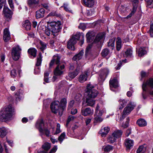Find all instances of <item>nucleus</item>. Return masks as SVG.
<instances>
[{"label": "nucleus", "mask_w": 153, "mask_h": 153, "mask_svg": "<svg viewBox=\"0 0 153 153\" xmlns=\"http://www.w3.org/2000/svg\"><path fill=\"white\" fill-rule=\"evenodd\" d=\"M3 12L4 16L7 18H10L11 17L12 15V12L6 6H4L3 10Z\"/></svg>", "instance_id": "14"}, {"label": "nucleus", "mask_w": 153, "mask_h": 153, "mask_svg": "<svg viewBox=\"0 0 153 153\" xmlns=\"http://www.w3.org/2000/svg\"><path fill=\"white\" fill-rule=\"evenodd\" d=\"M119 102L121 105V106L119 108V109L121 110L125 105L127 102L124 100L120 99L119 101Z\"/></svg>", "instance_id": "39"}, {"label": "nucleus", "mask_w": 153, "mask_h": 153, "mask_svg": "<svg viewBox=\"0 0 153 153\" xmlns=\"http://www.w3.org/2000/svg\"><path fill=\"white\" fill-rule=\"evenodd\" d=\"M56 150V146H54L53 147L49 153H54Z\"/></svg>", "instance_id": "63"}, {"label": "nucleus", "mask_w": 153, "mask_h": 153, "mask_svg": "<svg viewBox=\"0 0 153 153\" xmlns=\"http://www.w3.org/2000/svg\"><path fill=\"white\" fill-rule=\"evenodd\" d=\"M109 73V71L107 69L101 70L100 72L99 80L103 82L107 77Z\"/></svg>", "instance_id": "8"}, {"label": "nucleus", "mask_w": 153, "mask_h": 153, "mask_svg": "<svg viewBox=\"0 0 153 153\" xmlns=\"http://www.w3.org/2000/svg\"><path fill=\"white\" fill-rule=\"evenodd\" d=\"M23 27L27 30H29L31 28V25L28 20L25 21L23 24Z\"/></svg>", "instance_id": "26"}, {"label": "nucleus", "mask_w": 153, "mask_h": 153, "mask_svg": "<svg viewBox=\"0 0 153 153\" xmlns=\"http://www.w3.org/2000/svg\"><path fill=\"white\" fill-rule=\"evenodd\" d=\"M123 133V131L120 130H117L114 131L112 133V134L114 137L117 138L121 137Z\"/></svg>", "instance_id": "31"}, {"label": "nucleus", "mask_w": 153, "mask_h": 153, "mask_svg": "<svg viewBox=\"0 0 153 153\" xmlns=\"http://www.w3.org/2000/svg\"><path fill=\"white\" fill-rule=\"evenodd\" d=\"M48 27L52 31V33H56L60 31L62 26L60 22H53L48 24Z\"/></svg>", "instance_id": "5"}, {"label": "nucleus", "mask_w": 153, "mask_h": 153, "mask_svg": "<svg viewBox=\"0 0 153 153\" xmlns=\"http://www.w3.org/2000/svg\"><path fill=\"white\" fill-rule=\"evenodd\" d=\"M93 98L87 97L86 100V103L87 106H92L95 104V101L93 100Z\"/></svg>", "instance_id": "21"}, {"label": "nucleus", "mask_w": 153, "mask_h": 153, "mask_svg": "<svg viewBox=\"0 0 153 153\" xmlns=\"http://www.w3.org/2000/svg\"><path fill=\"white\" fill-rule=\"evenodd\" d=\"M10 75L13 78L15 77L17 75L16 71L15 69H13L10 72Z\"/></svg>", "instance_id": "54"}, {"label": "nucleus", "mask_w": 153, "mask_h": 153, "mask_svg": "<svg viewBox=\"0 0 153 153\" xmlns=\"http://www.w3.org/2000/svg\"><path fill=\"white\" fill-rule=\"evenodd\" d=\"M74 118V116H70L68 117L67 122V125H68L69 123L72 120H73Z\"/></svg>", "instance_id": "62"}, {"label": "nucleus", "mask_w": 153, "mask_h": 153, "mask_svg": "<svg viewBox=\"0 0 153 153\" xmlns=\"http://www.w3.org/2000/svg\"><path fill=\"white\" fill-rule=\"evenodd\" d=\"M113 147L111 145H107L104 148V151L105 152H108L112 150Z\"/></svg>", "instance_id": "47"}, {"label": "nucleus", "mask_w": 153, "mask_h": 153, "mask_svg": "<svg viewBox=\"0 0 153 153\" xmlns=\"http://www.w3.org/2000/svg\"><path fill=\"white\" fill-rule=\"evenodd\" d=\"M74 103V101L72 100L68 104V109H71L73 106Z\"/></svg>", "instance_id": "56"}, {"label": "nucleus", "mask_w": 153, "mask_h": 153, "mask_svg": "<svg viewBox=\"0 0 153 153\" xmlns=\"http://www.w3.org/2000/svg\"><path fill=\"white\" fill-rule=\"evenodd\" d=\"M21 48L19 45L13 47L11 50V56L13 59L15 61L18 60L20 57Z\"/></svg>", "instance_id": "6"}, {"label": "nucleus", "mask_w": 153, "mask_h": 153, "mask_svg": "<svg viewBox=\"0 0 153 153\" xmlns=\"http://www.w3.org/2000/svg\"><path fill=\"white\" fill-rule=\"evenodd\" d=\"M146 7L149 8L153 7V0H147L146 1Z\"/></svg>", "instance_id": "42"}, {"label": "nucleus", "mask_w": 153, "mask_h": 153, "mask_svg": "<svg viewBox=\"0 0 153 153\" xmlns=\"http://www.w3.org/2000/svg\"><path fill=\"white\" fill-rule=\"evenodd\" d=\"M94 119L95 121L97 122H100L103 120V119L98 115L97 116L95 117Z\"/></svg>", "instance_id": "57"}, {"label": "nucleus", "mask_w": 153, "mask_h": 153, "mask_svg": "<svg viewBox=\"0 0 153 153\" xmlns=\"http://www.w3.org/2000/svg\"><path fill=\"white\" fill-rule=\"evenodd\" d=\"M80 37L82 39L79 44L80 46H82L84 42V36L82 33L77 32L75 35H73L68 41L67 45L68 48L70 50L74 51L75 49L74 45Z\"/></svg>", "instance_id": "1"}, {"label": "nucleus", "mask_w": 153, "mask_h": 153, "mask_svg": "<svg viewBox=\"0 0 153 153\" xmlns=\"http://www.w3.org/2000/svg\"><path fill=\"white\" fill-rule=\"evenodd\" d=\"M87 90L86 92L87 97L94 98L98 94V92L93 85L89 84L87 86Z\"/></svg>", "instance_id": "3"}, {"label": "nucleus", "mask_w": 153, "mask_h": 153, "mask_svg": "<svg viewBox=\"0 0 153 153\" xmlns=\"http://www.w3.org/2000/svg\"><path fill=\"white\" fill-rule=\"evenodd\" d=\"M67 102V100L65 98L62 99L61 100L60 104L61 108L63 109V111L66 107Z\"/></svg>", "instance_id": "34"}, {"label": "nucleus", "mask_w": 153, "mask_h": 153, "mask_svg": "<svg viewBox=\"0 0 153 153\" xmlns=\"http://www.w3.org/2000/svg\"><path fill=\"white\" fill-rule=\"evenodd\" d=\"M78 74L75 71L73 72H70L69 73V76L71 78L73 79Z\"/></svg>", "instance_id": "50"}, {"label": "nucleus", "mask_w": 153, "mask_h": 153, "mask_svg": "<svg viewBox=\"0 0 153 153\" xmlns=\"http://www.w3.org/2000/svg\"><path fill=\"white\" fill-rule=\"evenodd\" d=\"M42 61V56L41 53H39L38 57L37 59V62L36 64V66H40L41 64Z\"/></svg>", "instance_id": "36"}, {"label": "nucleus", "mask_w": 153, "mask_h": 153, "mask_svg": "<svg viewBox=\"0 0 153 153\" xmlns=\"http://www.w3.org/2000/svg\"><path fill=\"white\" fill-rule=\"evenodd\" d=\"M92 46V44H89L87 47L85 51V55L87 56L90 54Z\"/></svg>", "instance_id": "38"}, {"label": "nucleus", "mask_w": 153, "mask_h": 153, "mask_svg": "<svg viewBox=\"0 0 153 153\" xmlns=\"http://www.w3.org/2000/svg\"><path fill=\"white\" fill-rule=\"evenodd\" d=\"M138 53L140 56H142L146 53V51L144 49L140 48L139 49Z\"/></svg>", "instance_id": "43"}, {"label": "nucleus", "mask_w": 153, "mask_h": 153, "mask_svg": "<svg viewBox=\"0 0 153 153\" xmlns=\"http://www.w3.org/2000/svg\"><path fill=\"white\" fill-rule=\"evenodd\" d=\"M65 132L62 133L58 137L59 141H60L61 143L65 139Z\"/></svg>", "instance_id": "49"}, {"label": "nucleus", "mask_w": 153, "mask_h": 153, "mask_svg": "<svg viewBox=\"0 0 153 153\" xmlns=\"http://www.w3.org/2000/svg\"><path fill=\"white\" fill-rule=\"evenodd\" d=\"M150 35L151 37H153V24H151L150 25V28L149 31Z\"/></svg>", "instance_id": "55"}, {"label": "nucleus", "mask_w": 153, "mask_h": 153, "mask_svg": "<svg viewBox=\"0 0 153 153\" xmlns=\"http://www.w3.org/2000/svg\"><path fill=\"white\" fill-rule=\"evenodd\" d=\"M105 38V34L103 33H100L98 34L96 36L94 42H97Z\"/></svg>", "instance_id": "20"}, {"label": "nucleus", "mask_w": 153, "mask_h": 153, "mask_svg": "<svg viewBox=\"0 0 153 153\" xmlns=\"http://www.w3.org/2000/svg\"><path fill=\"white\" fill-rule=\"evenodd\" d=\"M116 139V137H114L112 134L111 136L109 137L108 139V141L110 143H112L115 141Z\"/></svg>", "instance_id": "41"}, {"label": "nucleus", "mask_w": 153, "mask_h": 153, "mask_svg": "<svg viewBox=\"0 0 153 153\" xmlns=\"http://www.w3.org/2000/svg\"><path fill=\"white\" fill-rule=\"evenodd\" d=\"M65 68V65H58L54 70V74L55 76H59L62 75L63 74L62 71Z\"/></svg>", "instance_id": "9"}, {"label": "nucleus", "mask_w": 153, "mask_h": 153, "mask_svg": "<svg viewBox=\"0 0 153 153\" xmlns=\"http://www.w3.org/2000/svg\"><path fill=\"white\" fill-rule=\"evenodd\" d=\"M146 150L145 147L143 146H139V148L137 150V153H143Z\"/></svg>", "instance_id": "37"}, {"label": "nucleus", "mask_w": 153, "mask_h": 153, "mask_svg": "<svg viewBox=\"0 0 153 153\" xmlns=\"http://www.w3.org/2000/svg\"><path fill=\"white\" fill-rule=\"evenodd\" d=\"M125 146L127 150H129L131 147H132L134 145L133 141L129 139H126L125 141Z\"/></svg>", "instance_id": "13"}, {"label": "nucleus", "mask_w": 153, "mask_h": 153, "mask_svg": "<svg viewBox=\"0 0 153 153\" xmlns=\"http://www.w3.org/2000/svg\"><path fill=\"white\" fill-rule=\"evenodd\" d=\"M115 40V38H113L112 39H110L108 43V46L111 47L112 50H113L114 48V42Z\"/></svg>", "instance_id": "27"}, {"label": "nucleus", "mask_w": 153, "mask_h": 153, "mask_svg": "<svg viewBox=\"0 0 153 153\" xmlns=\"http://www.w3.org/2000/svg\"><path fill=\"white\" fill-rule=\"evenodd\" d=\"M81 68V65L80 64H78L77 65L75 71H74L76 72L77 73V74H78L80 71V70Z\"/></svg>", "instance_id": "60"}, {"label": "nucleus", "mask_w": 153, "mask_h": 153, "mask_svg": "<svg viewBox=\"0 0 153 153\" xmlns=\"http://www.w3.org/2000/svg\"><path fill=\"white\" fill-rule=\"evenodd\" d=\"M92 32H88L86 34V36L87 38V40L88 42H91L94 39L92 36Z\"/></svg>", "instance_id": "30"}, {"label": "nucleus", "mask_w": 153, "mask_h": 153, "mask_svg": "<svg viewBox=\"0 0 153 153\" xmlns=\"http://www.w3.org/2000/svg\"><path fill=\"white\" fill-rule=\"evenodd\" d=\"M127 8L125 7L123 5H121L120 7V10L121 13H124L127 11Z\"/></svg>", "instance_id": "52"}, {"label": "nucleus", "mask_w": 153, "mask_h": 153, "mask_svg": "<svg viewBox=\"0 0 153 153\" xmlns=\"http://www.w3.org/2000/svg\"><path fill=\"white\" fill-rule=\"evenodd\" d=\"M131 1L134 4H135V5H133V7L132 8V10L131 12L127 16V18L128 19L131 17L132 15L134 14L135 12H136L137 9V4L138 2V0H129Z\"/></svg>", "instance_id": "11"}, {"label": "nucleus", "mask_w": 153, "mask_h": 153, "mask_svg": "<svg viewBox=\"0 0 153 153\" xmlns=\"http://www.w3.org/2000/svg\"><path fill=\"white\" fill-rule=\"evenodd\" d=\"M131 133V129L130 128H128L126 130V136L128 137Z\"/></svg>", "instance_id": "64"}, {"label": "nucleus", "mask_w": 153, "mask_h": 153, "mask_svg": "<svg viewBox=\"0 0 153 153\" xmlns=\"http://www.w3.org/2000/svg\"><path fill=\"white\" fill-rule=\"evenodd\" d=\"M45 33L48 36H49L51 34H53V33H52V31L50 29L49 27H48V28H46L45 31Z\"/></svg>", "instance_id": "45"}, {"label": "nucleus", "mask_w": 153, "mask_h": 153, "mask_svg": "<svg viewBox=\"0 0 153 153\" xmlns=\"http://www.w3.org/2000/svg\"><path fill=\"white\" fill-rule=\"evenodd\" d=\"M51 111L54 113H58L59 115L62 114L63 109L60 105V102L58 101H55L52 102L51 105Z\"/></svg>", "instance_id": "4"}, {"label": "nucleus", "mask_w": 153, "mask_h": 153, "mask_svg": "<svg viewBox=\"0 0 153 153\" xmlns=\"http://www.w3.org/2000/svg\"><path fill=\"white\" fill-rule=\"evenodd\" d=\"M88 72V71H85V73L80 75L79 80V82L82 83L87 80Z\"/></svg>", "instance_id": "18"}, {"label": "nucleus", "mask_w": 153, "mask_h": 153, "mask_svg": "<svg viewBox=\"0 0 153 153\" xmlns=\"http://www.w3.org/2000/svg\"><path fill=\"white\" fill-rule=\"evenodd\" d=\"M39 1V0H28V4L30 7H33L35 5H37Z\"/></svg>", "instance_id": "28"}, {"label": "nucleus", "mask_w": 153, "mask_h": 153, "mask_svg": "<svg viewBox=\"0 0 153 153\" xmlns=\"http://www.w3.org/2000/svg\"><path fill=\"white\" fill-rule=\"evenodd\" d=\"M45 10L43 8H41L38 10L36 12V16L37 19L42 18L44 16Z\"/></svg>", "instance_id": "19"}, {"label": "nucleus", "mask_w": 153, "mask_h": 153, "mask_svg": "<svg viewBox=\"0 0 153 153\" xmlns=\"http://www.w3.org/2000/svg\"><path fill=\"white\" fill-rule=\"evenodd\" d=\"M7 133V129L4 127L0 128V136L1 138L5 137Z\"/></svg>", "instance_id": "24"}, {"label": "nucleus", "mask_w": 153, "mask_h": 153, "mask_svg": "<svg viewBox=\"0 0 153 153\" xmlns=\"http://www.w3.org/2000/svg\"><path fill=\"white\" fill-rule=\"evenodd\" d=\"M28 53L33 56V58L36 57L37 53V50L34 48H32L29 49L28 50Z\"/></svg>", "instance_id": "25"}, {"label": "nucleus", "mask_w": 153, "mask_h": 153, "mask_svg": "<svg viewBox=\"0 0 153 153\" xmlns=\"http://www.w3.org/2000/svg\"><path fill=\"white\" fill-rule=\"evenodd\" d=\"M79 28L80 29L84 30L86 28V26L85 24L83 23H81L78 26Z\"/></svg>", "instance_id": "58"}, {"label": "nucleus", "mask_w": 153, "mask_h": 153, "mask_svg": "<svg viewBox=\"0 0 153 153\" xmlns=\"http://www.w3.org/2000/svg\"><path fill=\"white\" fill-rule=\"evenodd\" d=\"M84 52L83 51H80L79 53L75 55L73 58V60L74 61L78 60L81 59L83 55Z\"/></svg>", "instance_id": "23"}, {"label": "nucleus", "mask_w": 153, "mask_h": 153, "mask_svg": "<svg viewBox=\"0 0 153 153\" xmlns=\"http://www.w3.org/2000/svg\"><path fill=\"white\" fill-rule=\"evenodd\" d=\"M137 124L140 126H144L146 125V121L143 119H139L137 121Z\"/></svg>", "instance_id": "29"}, {"label": "nucleus", "mask_w": 153, "mask_h": 153, "mask_svg": "<svg viewBox=\"0 0 153 153\" xmlns=\"http://www.w3.org/2000/svg\"><path fill=\"white\" fill-rule=\"evenodd\" d=\"M3 38L5 42H8L10 39L9 32L7 28L5 29L4 30Z\"/></svg>", "instance_id": "17"}, {"label": "nucleus", "mask_w": 153, "mask_h": 153, "mask_svg": "<svg viewBox=\"0 0 153 153\" xmlns=\"http://www.w3.org/2000/svg\"><path fill=\"white\" fill-rule=\"evenodd\" d=\"M132 52L131 49H128L125 52V55L127 57H131L132 55Z\"/></svg>", "instance_id": "40"}, {"label": "nucleus", "mask_w": 153, "mask_h": 153, "mask_svg": "<svg viewBox=\"0 0 153 153\" xmlns=\"http://www.w3.org/2000/svg\"><path fill=\"white\" fill-rule=\"evenodd\" d=\"M62 7H64V10L66 11L71 12V10H69L68 8V4L67 3H64V6Z\"/></svg>", "instance_id": "59"}, {"label": "nucleus", "mask_w": 153, "mask_h": 153, "mask_svg": "<svg viewBox=\"0 0 153 153\" xmlns=\"http://www.w3.org/2000/svg\"><path fill=\"white\" fill-rule=\"evenodd\" d=\"M82 114L84 116H86L92 114L93 111L89 108H87L84 109H82L81 112Z\"/></svg>", "instance_id": "15"}, {"label": "nucleus", "mask_w": 153, "mask_h": 153, "mask_svg": "<svg viewBox=\"0 0 153 153\" xmlns=\"http://www.w3.org/2000/svg\"><path fill=\"white\" fill-rule=\"evenodd\" d=\"M44 80L45 82L48 83V77L49 76V73L47 71H45L44 73Z\"/></svg>", "instance_id": "51"}, {"label": "nucleus", "mask_w": 153, "mask_h": 153, "mask_svg": "<svg viewBox=\"0 0 153 153\" xmlns=\"http://www.w3.org/2000/svg\"><path fill=\"white\" fill-rule=\"evenodd\" d=\"M109 84L110 88L111 90H113V88H116L119 86L118 81L115 77L109 80Z\"/></svg>", "instance_id": "10"}, {"label": "nucleus", "mask_w": 153, "mask_h": 153, "mask_svg": "<svg viewBox=\"0 0 153 153\" xmlns=\"http://www.w3.org/2000/svg\"><path fill=\"white\" fill-rule=\"evenodd\" d=\"M40 43L41 45V47L40 48V49H41L42 51H43L46 48V44L42 41H40Z\"/></svg>", "instance_id": "53"}, {"label": "nucleus", "mask_w": 153, "mask_h": 153, "mask_svg": "<svg viewBox=\"0 0 153 153\" xmlns=\"http://www.w3.org/2000/svg\"><path fill=\"white\" fill-rule=\"evenodd\" d=\"M60 57L58 55H55L53 58L51 60L50 63V67H51L54 64L55 62L56 64L58 65L60 64Z\"/></svg>", "instance_id": "12"}, {"label": "nucleus", "mask_w": 153, "mask_h": 153, "mask_svg": "<svg viewBox=\"0 0 153 153\" xmlns=\"http://www.w3.org/2000/svg\"><path fill=\"white\" fill-rule=\"evenodd\" d=\"M84 5L86 7H91L94 4V0H82Z\"/></svg>", "instance_id": "16"}, {"label": "nucleus", "mask_w": 153, "mask_h": 153, "mask_svg": "<svg viewBox=\"0 0 153 153\" xmlns=\"http://www.w3.org/2000/svg\"><path fill=\"white\" fill-rule=\"evenodd\" d=\"M134 107L135 105L134 104H132L131 103H128L124 108L123 112V114L122 115L121 117L120 118V120H121L124 119L125 117V115L129 114Z\"/></svg>", "instance_id": "7"}, {"label": "nucleus", "mask_w": 153, "mask_h": 153, "mask_svg": "<svg viewBox=\"0 0 153 153\" xmlns=\"http://www.w3.org/2000/svg\"><path fill=\"white\" fill-rule=\"evenodd\" d=\"M49 16H55L59 17L61 16L60 13L57 11H53L50 13L49 14Z\"/></svg>", "instance_id": "46"}, {"label": "nucleus", "mask_w": 153, "mask_h": 153, "mask_svg": "<svg viewBox=\"0 0 153 153\" xmlns=\"http://www.w3.org/2000/svg\"><path fill=\"white\" fill-rule=\"evenodd\" d=\"M39 127L38 128L40 132H43V128L44 127V124L43 121H41L39 124Z\"/></svg>", "instance_id": "44"}, {"label": "nucleus", "mask_w": 153, "mask_h": 153, "mask_svg": "<svg viewBox=\"0 0 153 153\" xmlns=\"http://www.w3.org/2000/svg\"><path fill=\"white\" fill-rule=\"evenodd\" d=\"M51 144L50 143H45L42 146V148L44 150L47 152L51 148Z\"/></svg>", "instance_id": "35"}, {"label": "nucleus", "mask_w": 153, "mask_h": 153, "mask_svg": "<svg viewBox=\"0 0 153 153\" xmlns=\"http://www.w3.org/2000/svg\"><path fill=\"white\" fill-rule=\"evenodd\" d=\"M147 84L149 87L153 88V79H150L147 81ZM150 94L153 96V90L150 93Z\"/></svg>", "instance_id": "33"}, {"label": "nucleus", "mask_w": 153, "mask_h": 153, "mask_svg": "<svg viewBox=\"0 0 153 153\" xmlns=\"http://www.w3.org/2000/svg\"><path fill=\"white\" fill-rule=\"evenodd\" d=\"M117 40L116 42V49L119 51L120 50L122 47L121 40L119 37H117Z\"/></svg>", "instance_id": "32"}, {"label": "nucleus", "mask_w": 153, "mask_h": 153, "mask_svg": "<svg viewBox=\"0 0 153 153\" xmlns=\"http://www.w3.org/2000/svg\"><path fill=\"white\" fill-rule=\"evenodd\" d=\"M14 109L10 106L4 108L0 113V119L1 121H9L13 119L14 114Z\"/></svg>", "instance_id": "2"}, {"label": "nucleus", "mask_w": 153, "mask_h": 153, "mask_svg": "<svg viewBox=\"0 0 153 153\" xmlns=\"http://www.w3.org/2000/svg\"><path fill=\"white\" fill-rule=\"evenodd\" d=\"M110 128L108 127H104L100 131V133L102 137H104L107 134Z\"/></svg>", "instance_id": "22"}, {"label": "nucleus", "mask_w": 153, "mask_h": 153, "mask_svg": "<svg viewBox=\"0 0 153 153\" xmlns=\"http://www.w3.org/2000/svg\"><path fill=\"white\" fill-rule=\"evenodd\" d=\"M60 125L58 123L57 125L56 129V134H59L61 132V131L60 129Z\"/></svg>", "instance_id": "61"}, {"label": "nucleus", "mask_w": 153, "mask_h": 153, "mask_svg": "<svg viewBox=\"0 0 153 153\" xmlns=\"http://www.w3.org/2000/svg\"><path fill=\"white\" fill-rule=\"evenodd\" d=\"M109 52L108 49L105 48L103 49L101 53V54L103 56H106L109 54Z\"/></svg>", "instance_id": "48"}]
</instances>
